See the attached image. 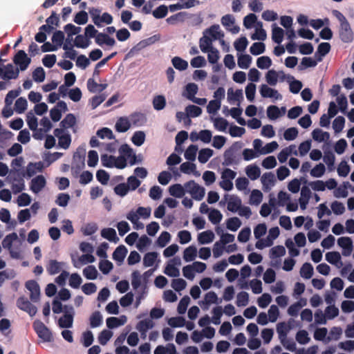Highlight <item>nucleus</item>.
Returning a JSON list of instances; mask_svg holds the SVG:
<instances>
[{"label":"nucleus","mask_w":354,"mask_h":354,"mask_svg":"<svg viewBox=\"0 0 354 354\" xmlns=\"http://www.w3.org/2000/svg\"><path fill=\"white\" fill-rule=\"evenodd\" d=\"M247 176L252 180H257L261 174V171L259 167L255 165H248L245 168Z\"/></svg>","instance_id":"obj_29"},{"label":"nucleus","mask_w":354,"mask_h":354,"mask_svg":"<svg viewBox=\"0 0 354 354\" xmlns=\"http://www.w3.org/2000/svg\"><path fill=\"white\" fill-rule=\"evenodd\" d=\"M214 126L220 131H225L228 126V122L223 118H216L214 120Z\"/></svg>","instance_id":"obj_61"},{"label":"nucleus","mask_w":354,"mask_h":354,"mask_svg":"<svg viewBox=\"0 0 354 354\" xmlns=\"http://www.w3.org/2000/svg\"><path fill=\"white\" fill-rule=\"evenodd\" d=\"M17 306L19 309L28 313L31 317L35 315L37 312L36 306L32 305L25 297H20L17 299Z\"/></svg>","instance_id":"obj_6"},{"label":"nucleus","mask_w":354,"mask_h":354,"mask_svg":"<svg viewBox=\"0 0 354 354\" xmlns=\"http://www.w3.org/2000/svg\"><path fill=\"white\" fill-rule=\"evenodd\" d=\"M168 8L165 5H161L153 11V16L156 19H162L167 16Z\"/></svg>","instance_id":"obj_64"},{"label":"nucleus","mask_w":354,"mask_h":354,"mask_svg":"<svg viewBox=\"0 0 354 354\" xmlns=\"http://www.w3.org/2000/svg\"><path fill=\"white\" fill-rule=\"evenodd\" d=\"M214 151L209 148L202 149L198 153V161L201 163H206L209 159L213 156Z\"/></svg>","instance_id":"obj_33"},{"label":"nucleus","mask_w":354,"mask_h":354,"mask_svg":"<svg viewBox=\"0 0 354 354\" xmlns=\"http://www.w3.org/2000/svg\"><path fill=\"white\" fill-rule=\"evenodd\" d=\"M284 36V31L283 30L277 26L275 24H274V27L272 30V39L274 41V42L277 44H281L283 41V38Z\"/></svg>","instance_id":"obj_30"},{"label":"nucleus","mask_w":354,"mask_h":354,"mask_svg":"<svg viewBox=\"0 0 354 354\" xmlns=\"http://www.w3.org/2000/svg\"><path fill=\"white\" fill-rule=\"evenodd\" d=\"M186 192L189 193L192 198L196 201H201L205 196V188L194 180H191L184 184Z\"/></svg>","instance_id":"obj_2"},{"label":"nucleus","mask_w":354,"mask_h":354,"mask_svg":"<svg viewBox=\"0 0 354 354\" xmlns=\"http://www.w3.org/2000/svg\"><path fill=\"white\" fill-rule=\"evenodd\" d=\"M196 255V248L195 246L191 245L184 250L183 259L186 262H190L195 259Z\"/></svg>","instance_id":"obj_32"},{"label":"nucleus","mask_w":354,"mask_h":354,"mask_svg":"<svg viewBox=\"0 0 354 354\" xmlns=\"http://www.w3.org/2000/svg\"><path fill=\"white\" fill-rule=\"evenodd\" d=\"M154 322L151 319L147 318L140 321L136 326L138 331L147 332L149 329L153 328Z\"/></svg>","instance_id":"obj_28"},{"label":"nucleus","mask_w":354,"mask_h":354,"mask_svg":"<svg viewBox=\"0 0 354 354\" xmlns=\"http://www.w3.org/2000/svg\"><path fill=\"white\" fill-rule=\"evenodd\" d=\"M73 316L72 314H64L59 319L58 324L60 328H69L73 326Z\"/></svg>","instance_id":"obj_24"},{"label":"nucleus","mask_w":354,"mask_h":354,"mask_svg":"<svg viewBox=\"0 0 354 354\" xmlns=\"http://www.w3.org/2000/svg\"><path fill=\"white\" fill-rule=\"evenodd\" d=\"M266 46L263 42H254L250 48L251 54L254 55H259L264 53Z\"/></svg>","instance_id":"obj_48"},{"label":"nucleus","mask_w":354,"mask_h":354,"mask_svg":"<svg viewBox=\"0 0 354 354\" xmlns=\"http://www.w3.org/2000/svg\"><path fill=\"white\" fill-rule=\"evenodd\" d=\"M198 90V87L197 84L195 83H189L185 86L186 94L185 95L187 99L191 100L193 97H195Z\"/></svg>","instance_id":"obj_43"},{"label":"nucleus","mask_w":354,"mask_h":354,"mask_svg":"<svg viewBox=\"0 0 354 354\" xmlns=\"http://www.w3.org/2000/svg\"><path fill=\"white\" fill-rule=\"evenodd\" d=\"M326 260L331 264H337L341 261V255L338 252H328L326 254Z\"/></svg>","instance_id":"obj_62"},{"label":"nucleus","mask_w":354,"mask_h":354,"mask_svg":"<svg viewBox=\"0 0 354 354\" xmlns=\"http://www.w3.org/2000/svg\"><path fill=\"white\" fill-rule=\"evenodd\" d=\"M130 122L135 127L144 125L147 122L146 115L140 112H135L129 115Z\"/></svg>","instance_id":"obj_15"},{"label":"nucleus","mask_w":354,"mask_h":354,"mask_svg":"<svg viewBox=\"0 0 354 354\" xmlns=\"http://www.w3.org/2000/svg\"><path fill=\"white\" fill-rule=\"evenodd\" d=\"M243 98V91L241 89H237L235 92L233 91L232 88H229L227 91V99L230 102L231 101H237L240 102ZM239 105V103H238Z\"/></svg>","instance_id":"obj_35"},{"label":"nucleus","mask_w":354,"mask_h":354,"mask_svg":"<svg viewBox=\"0 0 354 354\" xmlns=\"http://www.w3.org/2000/svg\"><path fill=\"white\" fill-rule=\"evenodd\" d=\"M18 239V236L16 232H12L11 234H9L5 236L3 240L2 241V246L3 248L8 249L10 250V256L12 258H18L19 257V253L15 252L12 251V243Z\"/></svg>","instance_id":"obj_8"},{"label":"nucleus","mask_w":354,"mask_h":354,"mask_svg":"<svg viewBox=\"0 0 354 354\" xmlns=\"http://www.w3.org/2000/svg\"><path fill=\"white\" fill-rule=\"evenodd\" d=\"M301 181H303L304 183H307V180L303 178L300 180L297 178L292 180L288 185V190L294 194L297 193L300 189Z\"/></svg>","instance_id":"obj_39"},{"label":"nucleus","mask_w":354,"mask_h":354,"mask_svg":"<svg viewBox=\"0 0 354 354\" xmlns=\"http://www.w3.org/2000/svg\"><path fill=\"white\" fill-rule=\"evenodd\" d=\"M102 324V316L100 311H95L90 317V326L97 328Z\"/></svg>","instance_id":"obj_38"},{"label":"nucleus","mask_w":354,"mask_h":354,"mask_svg":"<svg viewBox=\"0 0 354 354\" xmlns=\"http://www.w3.org/2000/svg\"><path fill=\"white\" fill-rule=\"evenodd\" d=\"M145 133L142 131H136L131 138L132 142L138 147L141 146L145 142Z\"/></svg>","instance_id":"obj_46"},{"label":"nucleus","mask_w":354,"mask_h":354,"mask_svg":"<svg viewBox=\"0 0 354 354\" xmlns=\"http://www.w3.org/2000/svg\"><path fill=\"white\" fill-rule=\"evenodd\" d=\"M174 67L179 71L186 70L188 67V63L187 61L183 59L180 57H174L171 59Z\"/></svg>","instance_id":"obj_42"},{"label":"nucleus","mask_w":354,"mask_h":354,"mask_svg":"<svg viewBox=\"0 0 354 354\" xmlns=\"http://www.w3.org/2000/svg\"><path fill=\"white\" fill-rule=\"evenodd\" d=\"M313 274V267L310 263H304L300 269V275L304 279H310Z\"/></svg>","instance_id":"obj_34"},{"label":"nucleus","mask_w":354,"mask_h":354,"mask_svg":"<svg viewBox=\"0 0 354 354\" xmlns=\"http://www.w3.org/2000/svg\"><path fill=\"white\" fill-rule=\"evenodd\" d=\"M127 248L123 245H120L117 247L113 252V259L117 261L122 262L127 254Z\"/></svg>","instance_id":"obj_23"},{"label":"nucleus","mask_w":354,"mask_h":354,"mask_svg":"<svg viewBox=\"0 0 354 354\" xmlns=\"http://www.w3.org/2000/svg\"><path fill=\"white\" fill-rule=\"evenodd\" d=\"M166 100L163 95H157L153 100V106L156 110L160 111L165 108Z\"/></svg>","instance_id":"obj_60"},{"label":"nucleus","mask_w":354,"mask_h":354,"mask_svg":"<svg viewBox=\"0 0 354 354\" xmlns=\"http://www.w3.org/2000/svg\"><path fill=\"white\" fill-rule=\"evenodd\" d=\"M286 254V249L282 245L273 247L270 250V257L272 259L280 257Z\"/></svg>","instance_id":"obj_58"},{"label":"nucleus","mask_w":354,"mask_h":354,"mask_svg":"<svg viewBox=\"0 0 354 354\" xmlns=\"http://www.w3.org/2000/svg\"><path fill=\"white\" fill-rule=\"evenodd\" d=\"M187 117L196 118L198 117L202 113V109L196 105H188L185 108Z\"/></svg>","instance_id":"obj_47"},{"label":"nucleus","mask_w":354,"mask_h":354,"mask_svg":"<svg viewBox=\"0 0 354 354\" xmlns=\"http://www.w3.org/2000/svg\"><path fill=\"white\" fill-rule=\"evenodd\" d=\"M293 322L294 319H290L288 324L285 322H280L277 324V330L280 340L286 337L288 333L292 328L291 324Z\"/></svg>","instance_id":"obj_14"},{"label":"nucleus","mask_w":354,"mask_h":354,"mask_svg":"<svg viewBox=\"0 0 354 354\" xmlns=\"http://www.w3.org/2000/svg\"><path fill=\"white\" fill-rule=\"evenodd\" d=\"M271 65L272 60L268 56L260 57L257 60V66L261 69L268 68Z\"/></svg>","instance_id":"obj_57"},{"label":"nucleus","mask_w":354,"mask_h":354,"mask_svg":"<svg viewBox=\"0 0 354 354\" xmlns=\"http://www.w3.org/2000/svg\"><path fill=\"white\" fill-rule=\"evenodd\" d=\"M169 192L172 196L182 198L185 195L186 190L184 186L177 183L169 187Z\"/></svg>","instance_id":"obj_21"},{"label":"nucleus","mask_w":354,"mask_h":354,"mask_svg":"<svg viewBox=\"0 0 354 354\" xmlns=\"http://www.w3.org/2000/svg\"><path fill=\"white\" fill-rule=\"evenodd\" d=\"M113 189L115 194L121 197H124L128 194L129 191V186L127 185L126 183H122L117 185Z\"/></svg>","instance_id":"obj_63"},{"label":"nucleus","mask_w":354,"mask_h":354,"mask_svg":"<svg viewBox=\"0 0 354 354\" xmlns=\"http://www.w3.org/2000/svg\"><path fill=\"white\" fill-rule=\"evenodd\" d=\"M330 44L328 42H322L318 46L315 55H319V57L317 59L319 62L322 61V57L325 56L330 52Z\"/></svg>","instance_id":"obj_36"},{"label":"nucleus","mask_w":354,"mask_h":354,"mask_svg":"<svg viewBox=\"0 0 354 354\" xmlns=\"http://www.w3.org/2000/svg\"><path fill=\"white\" fill-rule=\"evenodd\" d=\"M83 274L87 279H95L97 277V271L94 266H88L83 270Z\"/></svg>","instance_id":"obj_50"},{"label":"nucleus","mask_w":354,"mask_h":354,"mask_svg":"<svg viewBox=\"0 0 354 354\" xmlns=\"http://www.w3.org/2000/svg\"><path fill=\"white\" fill-rule=\"evenodd\" d=\"M28 102L24 97L18 98L15 104V109L17 113H22L27 109Z\"/></svg>","instance_id":"obj_54"},{"label":"nucleus","mask_w":354,"mask_h":354,"mask_svg":"<svg viewBox=\"0 0 354 354\" xmlns=\"http://www.w3.org/2000/svg\"><path fill=\"white\" fill-rule=\"evenodd\" d=\"M76 122V118L72 113H68L60 122V126L62 128L68 129L75 125Z\"/></svg>","instance_id":"obj_40"},{"label":"nucleus","mask_w":354,"mask_h":354,"mask_svg":"<svg viewBox=\"0 0 354 354\" xmlns=\"http://www.w3.org/2000/svg\"><path fill=\"white\" fill-rule=\"evenodd\" d=\"M235 19L231 15H225L221 18V24L225 28L233 34H236L239 32V27L234 26Z\"/></svg>","instance_id":"obj_9"},{"label":"nucleus","mask_w":354,"mask_h":354,"mask_svg":"<svg viewBox=\"0 0 354 354\" xmlns=\"http://www.w3.org/2000/svg\"><path fill=\"white\" fill-rule=\"evenodd\" d=\"M252 62V57L250 55L245 54V55H241L238 57V66L241 68L246 69L249 68L250 64Z\"/></svg>","instance_id":"obj_45"},{"label":"nucleus","mask_w":354,"mask_h":354,"mask_svg":"<svg viewBox=\"0 0 354 354\" xmlns=\"http://www.w3.org/2000/svg\"><path fill=\"white\" fill-rule=\"evenodd\" d=\"M158 254L156 252H150L145 254L143 258V265L145 267L153 266L157 260Z\"/></svg>","instance_id":"obj_31"},{"label":"nucleus","mask_w":354,"mask_h":354,"mask_svg":"<svg viewBox=\"0 0 354 354\" xmlns=\"http://www.w3.org/2000/svg\"><path fill=\"white\" fill-rule=\"evenodd\" d=\"M46 179L42 175L32 178L30 182V189L35 194L39 193L46 185Z\"/></svg>","instance_id":"obj_11"},{"label":"nucleus","mask_w":354,"mask_h":354,"mask_svg":"<svg viewBox=\"0 0 354 354\" xmlns=\"http://www.w3.org/2000/svg\"><path fill=\"white\" fill-rule=\"evenodd\" d=\"M33 328L39 338L42 339L45 342L51 341V332L43 322L39 320L35 321L33 323Z\"/></svg>","instance_id":"obj_3"},{"label":"nucleus","mask_w":354,"mask_h":354,"mask_svg":"<svg viewBox=\"0 0 354 354\" xmlns=\"http://www.w3.org/2000/svg\"><path fill=\"white\" fill-rule=\"evenodd\" d=\"M107 87L106 84H98L93 79H88L87 81L88 90L91 93L97 91L102 92Z\"/></svg>","instance_id":"obj_22"},{"label":"nucleus","mask_w":354,"mask_h":354,"mask_svg":"<svg viewBox=\"0 0 354 354\" xmlns=\"http://www.w3.org/2000/svg\"><path fill=\"white\" fill-rule=\"evenodd\" d=\"M101 236L111 242L117 243L119 238L117 236L116 231L113 228H104L101 230Z\"/></svg>","instance_id":"obj_20"},{"label":"nucleus","mask_w":354,"mask_h":354,"mask_svg":"<svg viewBox=\"0 0 354 354\" xmlns=\"http://www.w3.org/2000/svg\"><path fill=\"white\" fill-rule=\"evenodd\" d=\"M90 44V40L85 35H77L75 39L74 45L77 48H86Z\"/></svg>","instance_id":"obj_37"},{"label":"nucleus","mask_w":354,"mask_h":354,"mask_svg":"<svg viewBox=\"0 0 354 354\" xmlns=\"http://www.w3.org/2000/svg\"><path fill=\"white\" fill-rule=\"evenodd\" d=\"M227 228L231 231H236L241 225V221L237 217H232L227 220Z\"/></svg>","instance_id":"obj_49"},{"label":"nucleus","mask_w":354,"mask_h":354,"mask_svg":"<svg viewBox=\"0 0 354 354\" xmlns=\"http://www.w3.org/2000/svg\"><path fill=\"white\" fill-rule=\"evenodd\" d=\"M208 36H211L212 39H218L224 37L223 32L220 30V26L218 24L211 26L209 28L206 29L204 32Z\"/></svg>","instance_id":"obj_16"},{"label":"nucleus","mask_w":354,"mask_h":354,"mask_svg":"<svg viewBox=\"0 0 354 354\" xmlns=\"http://www.w3.org/2000/svg\"><path fill=\"white\" fill-rule=\"evenodd\" d=\"M113 22V17L108 12H104L102 16H95L93 17V23L97 27H102V23L111 24Z\"/></svg>","instance_id":"obj_18"},{"label":"nucleus","mask_w":354,"mask_h":354,"mask_svg":"<svg viewBox=\"0 0 354 354\" xmlns=\"http://www.w3.org/2000/svg\"><path fill=\"white\" fill-rule=\"evenodd\" d=\"M241 148V145L236 142L233 143L229 149L225 150L223 153L224 160L223 165L230 166L232 165H238L241 159L239 151Z\"/></svg>","instance_id":"obj_1"},{"label":"nucleus","mask_w":354,"mask_h":354,"mask_svg":"<svg viewBox=\"0 0 354 354\" xmlns=\"http://www.w3.org/2000/svg\"><path fill=\"white\" fill-rule=\"evenodd\" d=\"M25 286L30 292V300L33 302L38 301L40 297V288L38 283L35 280H29L26 282Z\"/></svg>","instance_id":"obj_7"},{"label":"nucleus","mask_w":354,"mask_h":354,"mask_svg":"<svg viewBox=\"0 0 354 354\" xmlns=\"http://www.w3.org/2000/svg\"><path fill=\"white\" fill-rule=\"evenodd\" d=\"M198 146L195 145H189L186 149L184 156L189 161H194L196 157Z\"/></svg>","instance_id":"obj_41"},{"label":"nucleus","mask_w":354,"mask_h":354,"mask_svg":"<svg viewBox=\"0 0 354 354\" xmlns=\"http://www.w3.org/2000/svg\"><path fill=\"white\" fill-rule=\"evenodd\" d=\"M313 138L319 142H322L324 140H327L330 138L328 132L323 131L320 129H315L312 132Z\"/></svg>","instance_id":"obj_27"},{"label":"nucleus","mask_w":354,"mask_h":354,"mask_svg":"<svg viewBox=\"0 0 354 354\" xmlns=\"http://www.w3.org/2000/svg\"><path fill=\"white\" fill-rule=\"evenodd\" d=\"M64 264L63 262H59L55 259H50L46 265V270L50 275H55L62 270Z\"/></svg>","instance_id":"obj_13"},{"label":"nucleus","mask_w":354,"mask_h":354,"mask_svg":"<svg viewBox=\"0 0 354 354\" xmlns=\"http://www.w3.org/2000/svg\"><path fill=\"white\" fill-rule=\"evenodd\" d=\"M171 235L168 232H162L157 239V244L160 248H164L169 242Z\"/></svg>","instance_id":"obj_59"},{"label":"nucleus","mask_w":354,"mask_h":354,"mask_svg":"<svg viewBox=\"0 0 354 354\" xmlns=\"http://www.w3.org/2000/svg\"><path fill=\"white\" fill-rule=\"evenodd\" d=\"M88 19V14L86 12L82 10L77 12L73 19L75 24L78 25H84L87 23Z\"/></svg>","instance_id":"obj_56"},{"label":"nucleus","mask_w":354,"mask_h":354,"mask_svg":"<svg viewBox=\"0 0 354 354\" xmlns=\"http://www.w3.org/2000/svg\"><path fill=\"white\" fill-rule=\"evenodd\" d=\"M64 40V34L61 30L55 31L52 37V41L57 48L62 46Z\"/></svg>","instance_id":"obj_53"},{"label":"nucleus","mask_w":354,"mask_h":354,"mask_svg":"<svg viewBox=\"0 0 354 354\" xmlns=\"http://www.w3.org/2000/svg\"><path fill=\"white\" fill-rule=\"evenodd\" d=\"M13 62L19 66V69L24 71L27 69L31 59L23 50H19L13 58Z\"/></svg>","instance_id":"obj_5"},{"label":"nucleus","mask_w":354,"mask_h":354,"mask_svg":"<svg viewBox=\"0 0 354 354\" xmlns=\"http://www.w3.org/2000/svg\"><path fill=\"white\" fill-rule=\"evenodd\" d=\"M339 36L344 43H351L353 41L354 34L348 21L339 25Z\"/></svg>","instance_id":"obj_4"},{"label":"nucleus","mask_w":354,"mask_h":354,"mask_svg":"<svg viewBox=\"0 0 354 354\" xmlns=\"http://www.w3.org/2000/svg\"><path fill=\"white\" fill-rule=\"evenodd\" d=\"M24 177H25V172L21 171L20 172L19 170H15L11 171L10 172V174L8 176V179L10 182L12 183H19V182H23L24 181Z\"/></svg>","instance_id":"obj_44"},{"label":"nucleus","mask_w":354,"mask_h":354,"mask_svg":"<svg viewBox=\"0 0 354 354\" xmlns=\"http://www.w3.org/2000/svg\"><path fill=\"white\" fill-rule=\"evenodd\" d=\"M214 234L211 230L203 232L198 234V241L201 244H207L213 241Z\"/></svg>","instance_id":"obj_26"},{"label":"nucleus","mask_w":354,"mask_h":354,"mask_svg":"<svg viewBox=\"0 0 354 354\" xmlns=\"http://www.w3.org/2000/svg\"><path fill=\"white\" fill-rule=\"evenodd\" d=\"M345 124V119L343 116H337L333 122V128L336 133L342 131Z\"/></svg>","instance_id":"obj_55"},{"label":"nucleus","mask_w":354,"mask_h":354,"mask_svg":"<svg viewBox=\"0 0 354 354\" xmlns=\"http://www.w3.org/2000/svg\"><path fill=\"white\" fill-rule=\"evenodd\" d=\"M241 205V200L239 197L231 198L227 203V209L232 212H236Z\"/></svg>","instance_id":"obj_51"},{"label":"nucleus","mask_w":354,"mask_h":354,"mask_svg":"<svg viewBox=\"0 0 354 354\" xmlns=\"http://www.w3.org/2000/svg\"><path fill=\"white\" fill-rule=\"evenodd\" d=\"M212 39L203 33V36L199 40V46L202 52L207 53L212 48Z\"/></svg>","instance_id":"obj_19"},{"label":"nucleus","mask_w":354,"mask_h":354,"mask_svg":"<svg viewBox=\"0 0 354 354\" xmlns=\"http://www.w3.org/2000/svg\"><path fill=\"white\" fill-rule=\"evenodd\" d=\"M249 302V295L245 291L240 292L237 295L236 304L237 306H245Z\"/></svg>","instance_id":"obj_52"},{"label":"nucleus","mask_w":354,"mask_h":354,"mask_svg":"<svg viewBox=\"0 0 354 354\" xmlns=\"http://www.w3.org/2000/svg\"><path fill=\"white\" fill-rule=\"evenodd\" d=\"M130 127L131 122L127 118H120L115 124V129L118 132H126Z\"/></svg>","instance_id":"obj_25"},{"label":"nucleus","mask_w":354,"mask_h":354,"mask_svg":"<svg viewBox=\"0 0 354 354\" xmlns=\"http://www.w3.org/2000/svg\"><path fill=\"white\" fill-rule=\"evenodd\" d=\"M259 92L263 97H273L276 100L282 98L281 95L277 90L269 87L266 84H262L260 86Z\"/></svg>","instance_id":"obj_10"},{"label":"nucleus","mask_w":354,"mask_h":354,"mask_svg":"<svg viewBox=\"0 0 354 354\" xmlns=\"http://www.w3.org/2000/svg\"><path fill=\"white\" fill-rule=\"evenodd\" d=\"M95 43L99 46L106 44L109 46H113L115 44L114 38L111 37L108 34L99 32L95 37Z\"/></svg>","instance_id":"obj_12"},{"label":"nucleus","mask_w":354,"mask_h":354,"mask_svg":"<svg viewBox=\"0 0 354 354\" xmlns=\"http://www.w3.org/2000/svg\"><path fill=\"white\" fill-rule=\"evenodd\" d=\"M95 260L94 256L91 254H85L80 256L77 260L73 259V264L74 267L79 268L84 264L94 262Z\"/></svg>","instance_id":"obj_17"}]
</instances>
